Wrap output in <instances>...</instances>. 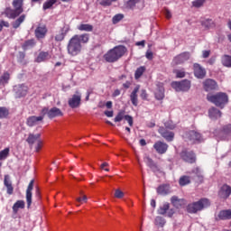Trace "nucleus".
<instances>
[{"label": "nucleus", "instance_id": "39", "mask_svg": "<svg viewBox=\"0 0 231 231\" xmlns=\"http://www.w3.org/2000/svg\"><path fill=\"white\" fill-rule=\"evenodd\" d=\"M10 154V148H5L0 152V160H6Z\"/></svg>", "mask_w": 231, "mask_h": 231}, {"label": "nucleus", "instance_id": "55", "mask_svg": "<svg viewBox=\"0 0 231 231\" xmlns=\"http://www.w3.org/2000/svg\"><path fill=\"white\" fill-rule=\"evenodd\" d=\"M36 143H37V144H36L35 149H36L37 152H39L40 149H42V141L41 139H38L36 141Z\"/></svg>", "mask_w": 231, "mask_h": 231}, {"label": "nucleus", "instance_id": "56", "mask_svg": "<svg viewBox=\"0 0 231 231\" xmlns=\"http://www.w3.org/2000/svg\"><path fill=\"white\" fill-rule=\"evenodd\" d=\"M65 34L63 32H60L55 36V41H64Z\"/></svg>", "mask_w": 231, "mask_h": 231}, {"label": "nucleus", "instance_id": "21", "mask_svg": "<svg viewBox=\"0 0 231 231\" xmlns=\"http://www.w3.org/2000/svg\"><path fill=\"white\" fill-rule=\"evenodd\" d=\"M51 59V54L48 51H42L35 59V62H46V60H50Z\"/></svg>", "mask_w": 231, "mask_h": 231}, {"label": "nucleus", "instance_id": "37", "mask_svg": "<svg viewBox=\"0 0 231 231\" xmlns=\"http://www.w3.org/2000/svg\"><path fill=\"white\" fill-rule=\"evenodd\" d=\"M179 183L181 187H185V185H189V183H190V178L188 176H182L180 177Z\"/></svg>", "mask_w": 231, "mask_h": 231}, {"label": "nucleus", "instance_id": "62", "mask_svg": "<svg viewBox=\"0 0 231 231\" xmlns=\"http://www.w3.org/2000/svg\"><path fill=\"white\" fill-rule=\"evenodd\" d=\"M195 171H196L195 172H196L199 180H202L203 176L201 175V171L199 168H197Z\"/></svg>", "mask_w": 231, "mask_h": 231}, {"label": "nucleus", "instance_id": "12", "mask_svg": "<svg viewBox=\"0 0 231 231\" xmlns=\"http://www.w3.org/2000/svg\"><path fill=\"white\" fill-rule=\"evenodd\" d=\"M43 120L44 115L40 116H32L27 118V125H29V127H33L35 125H39Z\"/></svg>", "mask_w": 231, "mask_h": 231}, {"label": "nucleus", "instance_id": "2", "mask_svg": "<svg viewBox=\"0 0 231 231\" xmlns=\"http://www.w3.org/2000/svg\"><path fill=\"white\" fill-rule=\"evenodd\" d=\"M23 1L24 0H14L13 6L14 9L10 7L5 8L2 13V15H5L8 19H15L16 17H19L23 12H24V9H23Z\"/></svg>", "mask_w": 231, "mask_h": 231}, {"label": "nucleus", "instance_id": "25", "mask_svg": "<svg viewBox=\"0 0 231 231\" xmlns=\"http://www.w3.org/2000/svg\"><path fill=\"white\" fill-rule=\"evenodd\" d=\"M157 193L161 196H167V194L171 193V186L167 184L159 186L157 188Z\"/></svg>", "mask_w": 231, "mask_h": 231}, {"label": "nucleus", "instance_id": "34", "mask_svg": "<svg viewBox=\"0 0 231 231\" xmlns=\"http://www.w3.org/2000/svg\"><path fill=\"white\" fill-rule=\"evenodd\" d=\"M24 205L23 200H17L13 206L14 212H18L19 208H24Z\"/></svg>", "mask_w": 231, "mask_h": 231}, {"label": "nucleus", "instance_id": "44", "mask_svg": "<svg viewBox=\"0 0 231 231\" xmlns=\"http://www.w3.org/2000/svg\"><path fill=\"white\" fill-rule=\"evenodd\" d=\"M76 201L78 203H80L81 205L83 203H88V197L86 195H84V194H80L79 197L76 198Z\"/></svg>", "mask_w": 231, "mask_h": 231}, {"label": "nucleus", "instance_id": "22", "mask_svg": "<svg viewBox=\"0 0 231 231\" xmlns=\"http://www.w3.org/2000/svg\"><path fill=\"white\" fill-rule=\"evenodd\" d=\"M140 91V86H136L130 95V100L133 106H138V92Z\"/></svg>", "mask_w": 231, "mask_h": 231}, {"label": "nucleus", "instance_id": "15", "mask_svg": "<svg viewBox=\"0 0 231 231\" xmlns=\"http://www.w3.org/2000/svg\"><path fill=\"white\" fill-rule=\"evenodd\" d=\"M189 59H190V53L182 52L173 59V64H183V62H187Z\"/></svg>", "mask_w": 231, "mask_h": 231}, {"label": "nucleus", "instance_id": "31", "mask_svg": "<svg viewBox=\"0 0 231 231\" xmlns=\"http://www.w3.org/2000/svg\"><path fill=\"white\" fill-rule=\"evenodd\" d=\"M79 32H93V25L89 23H81L78 26Z\"/></svg>", "mask_w": 231, "mask_h": 231}, {"label": "nucleus", "instance_id": "63", "mask_svg": "<svg viewBox=\"0 0 231 231\" xmlns=\"http://www.w3.org/2000/svg\"><path fill=\"white\" fill-rule=\"evenodd\" d=\"M166 214H167L168 217H172V216H174V209L168 210V212Z\"/></svg>", "mask_w": 231, "mask_h": 231}, {"label": "nucleus", "instance_id": "35", "mask_svg": "<svg viewBox=\"0 0 231 231\" xmlns=\"http://www.w3.org/2000/svg\"><path fill=\"white\" fill-rule=\"evenodd\" d=\"M169 208H170L169 203H164L158 209V214H160L161 216H165V214H167V210H169Z\"/></svg>", "mask_w": 231, "mask_h": 231}, {"label": "nucleus", "instance_id": "57", "mask_svg": "<svg viewBox=\"0 0 231 231\" xmlns=\"http://www.w3.org/2000/svg\"><path fill=\"white\" fill-rule=\"evenodd\" d=\"M141 98L143 99V100H147V97H148V95H147V91L145 90V89H143L142 91H141Z\"/></svg>", "mask_w": 231, "mask_h": 231}, {"label": "nucleus", "instance_id": "59", "mask_svg": "<svg viewBox=\"0 0 231 231\" xmlns=\"http://www.w3.org/2000/svg\"><path fill=\"white\" fill-rule=\"evenodd\" d=\"M125 118L128 122L130 127H133V117H131L130 116H125Z\"/></svg>", "mask_w": 231, "mask_h": 231}, {"label": "nucleus", "instance_id": "28", "mask_svg": "<svg viewBox=\"0 0 231 231\" xmlns=\"http://www.w3.org/2000/svg\"><path fill=\"white\" fill-rule=\"evenodd\" d=\"M41 139V134H29L26 142L29 143V145H33L35 142Z\"/></svg>", "mask_w": 231, "mask_h": 231}, {"label": "nucleus", "instance_id": "16", "mask_svg": "<svg viewBox=\"0 0 231 231\" xmlns=\"http://www.w3.org/2000/svg\"><path fill=\"white\" fill-rule=\"evenodd\" d=\"M33 183H34V180H32L26 189L27 208H30L32 207V190H33Z\"/></svg>", "mask_w": 231, "mask_h": 231}, {"label": "nucleus", "instance_id": "60", "mask_svg": "<svg viewBox=\"0 0 231 231\" xmlns=\"http://www.w3.org/2000/svg\"><path fill=\"white\" fill-rule=\"evenodd\" d=\"M202 57L203 59H208L210 57V51H203Z\"/></svg>", "mask_w": 231, "mask_h": 231}, {"label": "nucleus", "instance_id": "48", "mask_svg": "<svg viewBox=\"0 0 231 231\" xmlns=\"http://www.w3.org/2000/svg\"><path fill=\"white\" fill-rule=\"evenodd\" d=\"M155 225H159V226H163L165 225V219L162 217H156Z\"/></svg>", "mask_w": 231, "mask_h": 231}, {"label": "nucleus", "instance_id": "47", "mask_svg": "<svg viewBox=\"0 0 231 231\" xmlns=\"http://www.w3.org/2000/svg\"><path fill=\"white\" fill-rule=\"evenodd\" d=\"M124 196H125L124 191H122L120 189H116L115 198H116L117 199H122V198H124Z\"/></svg>", "mask_w": 231, "mask_h": 231}, {"label": "nucleus", "instance_id": "54", "mask_svg": "<svg viewBox=\"0 0 231 231\" xmlns=\"http://www.w3.org/2000/svg\"><path fill=\"white\" fill-rule=\"evenodd\" d=\"M124 120V112H119L115 118V122H122Z\"/></svg>", "mask_w": 231, "mask_h": 231}, {"label": "nucleus", "instance_id": "33", "mask_svg": "<svg viewBox=\"0 0 231 231\" xmlns=\"http://www.w3.org/2000/svg\"><path fill=\"white\" fill-rule=\"evenodd\" d=\"M222 64L226 68H231V56L229 55H224L222 56Z\"/></svg>", "mask_w": 231, "mask_h": 231}, {"label": "nucleus", "instance_id": "30", "mask_svg": "<svg viewBox=\"0 0 231 231\" xmlns=\"http://www.w3.org/2000/svg\"><path fill=\"white\" fill-rule=\"evenodd\" d=\"M26 19V14L20 15L14 23H13V28L17 29L23 23H24V20Z\"/></svg>", "mask_w": 231, "mask_h": 231}, {"label": "nucleus", "instance_id": "53", "mask_svg": "<svg viewBox=\"0 0 231 231\" xmlns=\"http://www.w3.org/2000/svg\"><path fill=\"white\" fill-rule=\"evenodd\" d=\"M166 129H175L176 128V125L172 124V121H168L164 124Z\"/></svg>", "mask_w": 231, "mask_h": 231}, {"label": "nucleus", "instance_id": "29", "mask_svg": "<svg viewBox=\"0 0 231 231\" xmlns=\"http://www.w3.org/2000/svg\"><path fill=\"white\" fill-rule=\"evenodd\" d=\"M209 118L211 119H217V118H221V111H219L217 108H210L209 111Z\"/></svg>", "mask_w": 231, "mask_h": 231}, {"label": "nucleus", "instance_id": "50", "mask_svg": "<svg viewBox=\"0 0 231 231\" xmlns=\"http://www.w3.org/2000/svg\"><path fill=\"white\" fill-rule=\"evenodd\" d=\"M174 73H175L177 79H183V77H185V71L184 70L177 69V70H174Z\"/></svg>", "mask_w": 231, "mask_h": 231}, {"label": "nucleus", "instance_id": "40", "mask_svg": "<svg viewBox=\"0 0 231 231\" xmlns=\"http://www.w3.org/2000/svg\"><path fill=\"white\" fill-rule=\"evenodd\" d=\"M55 3H57V0H47L43 4V10H50V8H51Z\"/></svg>", "mask_w": 231, "mask_h": 231}, {"label": "nucleus", "instance_id": "4", "mask_svg": "<svg viewBox=\"0 0 231 231\" xmlns=\"http://www.w3.org/2000/svg\"><path fill=\"white\" fill-rule=\"evenodd\" d=\"M207 99L208 102L215 104L217 107H223L228 102V96L226 93L219 92L217 94H208Z\"/></svg>", "mask_w": 231, "mask_h": 231}, {"label": "nucleus", "instance_id": "14", "mask_svg": "<svg viewBox=\"0 0 231 231\" xmlns=\"http://www.w3.org/2000/svg\"><path fill=\"white\" fill-rule=\"evenodd\" d=\"M153 149H155L159 154H165L167 149H169V145L162 141H158L153 144Z\"/></svg>", "mask_w": 231, "mask_h": 231}, {"label": "nucleus", "instance_id": "36", "mask_svg": "<svg viewBox=\"0 0 231 231\" xmlns=\"http://www.w3.org/2000/svg\"><path fill=\"white\" fill-rule=\"evenodd\" d=\"M202 26H204L206 30H210V28H214L216 25L214 24V21L208 19L202 22Z\"/></svg>", "mask_w": 231, "mask_h": 231}, {"label": "nucleus", "instance_id": "32", "mask_svg": "<svg viewBox=\"0 0 231 231\" xmlns=\"http://www.w3.org/2000/svg\"><path fill=\"white\" fill-rule=\"evenodd\" d=\"M218 217L219 219H231V209L220 211Z\"/></svg>", "mask_w": 231, "mask_h": 231}, {"label": "nucleus", "instance_id": "52", "mask_svg": "<svg viewBox=\"0 0 231 231\" xmlns=\"http://www.w3.org/2000/svg\"><path fill=\"white\" fill-rule=\"evenodd\" d=\"M204 4L205 0H195L193 2V6H195V8H199V6H203Z\"/></svg>", "mask_w": 231, "mask_h": 231}, {"label": "nucleus", "instance_id": "1", "mask_svg": "<svg viewBox=\"0 0 231 231\" xmlns=\"http://www.w3.org/2000/svg\"><path fill=\"white\" fill-rule=\"evenodd\" d=\"M89 41L88 34H76L67 45V51L70 57H77L82 51V44H86Z\"/></svg>", "mask_w": 231, "mask_h": 231}, {"label": "nucleus", "instance_id": "41", "mask_svg": "<svg viewBox=\"0 0 231 231\" xmlns=\"http://www.w3.org/2000/svg\"><path fill=\"white\" fill-rule=\"evenodd\" d=\"M138 3H140V0H129L126 3V8L133 10V8H134V6H136V5H138Z\"/></svg>", "mask_w": 231, "mask_h": 231}, {"label": "nucleus", "instance_id": "11", "mask_svg": "<svg viewBox=\"0 0 231 231\" xmlns=\"http://www.w3.org/2000/svg\"><path fill=\"white\" fill-rule=\"evenodd\" d=\"M46 33H48V28L44 24H39L34 31V35L38 40L44 39Z\"/></svg>", "mask_w": 231, "mask_h": 231}, {"label": "nucleus", "instance_id": "9", "mask_svg": "<svg viewBox=\"0 0 231 231\" xmlns=\"http://www.w3.org/2000/svg\"><path fill=\"white\" fill-rule=\"evenodd\" d=\"M42 115H47L49 118H57V116H63L64 113H62V110L60 108L52 107L51 109L43 108L42 110Z\"/></svg>", "mask_w": 231, "mask_h": 231}, {"label": "nucleus", "instance_id": "49", "mask_svg": "<svg viewBox=\"0 0 231 231\" xmlns=\"http://www.w3.org/2000/svg\"><path fill=\"white\" fill-rule=\"evenodd\" d=\"M10 27V23L1 20L0 21V32H3V28H9Z\"/></svg>", "mask_w": 231, "mask_h": 231}, {"label": "nucleus", "instance_id": "18", "mask_svg": "<svg viewBox=\"0 0 231 231\" xmlns=\"http://www.w3.org/2000/svg\"><path fill=\"white\" fill-rule=\"evenodd\" d=\"M14 91L16 93V97L21 98V97H24L26 93H28V87L24 85H17L14 87Z\"/></svg>", "mask_w": 231, "mask_h": 231}, {"label": "nucleus", "instance_id": "64", "mask_svg": "<svg viewBox=\"0 0 231 231\" xmlns=\"http://www.w3.org/2000/svg\"><path fill=\"white\" fill-rule=\"evenodd\" d=\"M106 116H107L108 118L113 117V111H106L105 112Z\"/></svg>", "mask_w": 231, "mask_h": 231}, {"label": "nucleus", "instance_id": "46", "mask_svg": "<svg viewBox=\"0 0 231 231\" xmlns=\"http://www.w3.org/2000/svg\"><path fill=\"white\" fill-rule=\"evenodd\" d=\"M8 115H9V112L6 107H0V118H6Z\"/></svg>", "mask_w": 231, "mask_h": 231}, {"label": "nucleus", "instance_id": "42", "mask_svg": "<svg viewBox=\"0 0 231 231\" xmlns=\"http://www.w3.org/2000/svg\"><path fill=\"white\" fill-rule=\"evenodd\" d=\"M124 19V14H117L112 18V23L113 24H117V23H120Z\"/></svg>", "mask_w": 231, "mask_h": 231}, {"label": "nucleus", "instance_id": "51", "mask_svg": "<svg viewBox=\"0 0 231 231\" xmlns=\"http://www.w3.org/2000/svg\"><path fill=\"white\" fill-rule=\"evenodd\" d=\"M115 1H116V0H103V1L100 2V5L102 6H111V5L113 3H115Z\"/></svg>", "mask_w": 231, "mask_h": 231}, {"label": "nucleus", "instance_id": "3", "mask_svg": "<svg viewBox=\"0 0 231 231\" xmlns=\"http://www.w3.org/2000/svg\"><path fill=\"white\" fill-rule=\"evenodd\" d=\"M126 51V49L122 46H116L114 49L108 51L105 55L104 59L106 62H116Z\"/></svg>", "mask_w": 231, "mask_h": 231}, {"label": "nucleus", "instance_id": "38", "mask_svg": "<svg viewBox=\"0 0 231 231\" xmlns=\"http://www.w3.org/2000/svg\"><path fill=\"white\" fill-rule=\"evenodd\" d=\"M144 72H145V67H139L135 70V74H134L136 80H138V79H140V77H142Z\"/></svg>", "mask_w": 231, "mask_h": 231}, {"label": "nucleus", "instance_id": "17", "mask_svg": "<svg viewBox=\"0 0 231 231\" xmlns=\"http://www.w3.org/2000/svg\"><path fill=\"white\" fill-rule=\"evenodd\" d=\"M203 88L205 91H214V89H217V83L214 79H206L203 82Z\"/></svg>", "mask_w": 231, "mask_h": 231}, {"label": "nucleus", "instance_id": "45", "mask_svg": "<svg viewBox=\"0 0 231 231\" xmlns=\"http://www.w3.org/2000/svg\"><path fill=\"white\" fill-rule=\"evenodd\" d=\"M144 162L146 163V165H148V167H150V169H154V167H156L154 162H152V159L149 157L144 158Z\"/></svg>", "mask_w": 231, "mask_h": 231}, {"label": "nucleus", "instance_id": "19", "mask_svg": "<svg viewBox=\"0 0 231 231\" xmlns=\"http://www.w3.org/2000/svg\"><path fill=\"white\" fill-rule=\"evenodd\" d=\"M159 133L167 142H172L174 140V133L169 132L164 127L159 128Z\"/></svg>", "mask_w": 231, "mask_h": 231}, {"label": "nucleus", "instance_id": "10", "mask_svg": "<svg viewBox=\"0 0 231 231\" xmlns=\"http://www.w3.org/2000/svg\"><path fill=\"white\" fill-rule=\"evenodd\" d=\"M180 158L188 163H194L196 162V154L194 152L184 150L180 153Z\"/></svg>", "mask_w": 231, "mask_h": 231}, {"label": "nucleus", "instance_id": "43", "mask_svg": "<svg viewBox=\"0 0 231 231\" xmlns=\"http://www.w3.org/2000/svg\"><path fill=\"white\" fill-rule=\"evenodd\" d=\"M33 46H35V40H29L24 42V44L23 45V50H28V48H32Z\"/></svg>", "mask_w": 231, "mask_h": 231}, {"label": "nucleus", "instance_id": "20", "mask_svg": "<svg viewBox=\"0 0 231 231\" xmlns=\"http://www.w3.org/2000/svg\"><path fill=\"white\" fill-rule=\"evenodd\" d=\"M171 205L175 207V208H183L187 204V201L183 199H179L176 196L171 197Z\"/></svg>", "mask_w": 231, "mask_h": 231}, {"label": "nucleus", "instance_id": "5", "mask_svg": "<svg viewBox=\"0 0 231 231\" xmlns=\"http://www.w3.org/2000/svg\"><path fill=\"white\" fill-rule=\"evenodd\" d=\"M207 207H210V200L208 199H202L198 202L189 204L187 211L189 212V214H196V212L203 210V208H207Z\"/></svg>", "mask_w": 231, "mask_h": 231}, {"label": "nucleus", "instance_id": "23", "mask_svg": "<svg viewBox=\"0 0 231 231\" xmlns=\"http://www.w3.org/2000/svg\"><path fill=\"white\" fill-rule=\"evenodd\" d=\"M218 194H219L220 198H223L224 199H226L231 194V187L228 185H223L221 187Z\"/></svg>", "mask_w": 231, "mask_h": 231}, {"label": "nucleus", "instance_id": "58", "mask_svg": "<svg viewBox=\"0 0 231 231\" xmlns=\"http://www.w3.org/2000/svg\"><path fill=\"white\" fill-rule=\"evenodd\" d=\"M224 134H230V133H231V125H228L227 126H226L225 128H224Z\"/></svg>", "mask_w": 231, "mask_h": 231}, {"label": "nucleus", "instance_id": "61", "mask_svg": "<svg viewBox=\"0 0 231 231\" xmlns=\"http://www.w3.org/2000/svg\"><path fill=\"white\" fill-rule=\"evenodd\" d=\"M145 56H146V59H148V60H152V51H147Z\"/></svg>", "mask_w": 231, "mask_h": 231}, {"label": "nucleus", "instance_id": "13", "mask_svg": "<svg viewBox=\"0 0 231 231\" xmlns=\"http://www.w3.org/2000/svg\"><path fill=\"white\" fill-rule=\"evenodd\" d=\"M193 71L197 79H205V75H207V71L198 63L193 65Z\"/></svg>", "mask_w": 231, "mask_h": 231}, {"label": "nucleus", "instance_id": "7", "mask_svg": "<svg viewBox=\"0 0 231 231\" xmlns=\"http://www.w3.org/2000/svg\"><path fill=\"white\" fill-rule=\"evenodd\" d=\"M171 88H173L175 91H189L190 89V81H189V79H184L180 82L173 81Z\"/></svg>", "mask_w": 231, "mask_h": 231}, {"label": "nucleus", "instance_id": "24", "mask_svg": "<svg viewBox=\"0 0 231 231\" xmlns=\"http://www.w3.org/2000/svg\"><path fill=\"white\" fill-rule=\"evenodd\" d=\"M158 89L155 91V98L157 100H163L165 98V89L163 88V84L158 85Z\"/></svg>", "mask_w": 231, "mask_h": 231}, {"label": "nucleus", "instance_id": "27", "mask_svg": "<svg viewBox=\"0 0 231 231\" xmlns=\"http://www.w3.org/2000/svg\"><path fill=\"white\" fill-rule=\"evenodd\" d=\"M10 82V74L8 71L4 72L0 76V88H5Z\"/></svg>", "mask_w": 231, "mask_h": 231}, {"label": "nucleus", "instance_id": "8", "mask_svg": "<svg viewBox=\"0 0 231 231\" xmlns=\"http://www.w3.org/2000/svg\"><path fill=\"white\" fill-rule=\"evenodd\" d=\"M82 102V94L79 91H76L74 95L70 98H69V106L71 109H77V107H80V104Z\"/></svg>", "mask_w": 231, "mask_h": 231}, {"label": "nucleus", "instance_id": "6", "mask_svg": "<svg viewBox=\"0 0 231 231\" xmlns=\"http://www.w3.org/2000/svg\"><path fill=\"white\" fill-rule=\"evenodd\" d=\"M184 140H189L191 143H198L203 141L201 134L196 131L186 132L183 135Z\"/></svg>", "mask_w": 231, "mask_h": 231}, {"label": "nucleus", "instance_id": "26", "mask_svg": "<svg viewBox=\"0 0 231 231\" xmlns=\"http://www.w3.org/2000/svg\"><path fill=\"white\" fill-rule=\"evenodd\" d=\"M4 185L7 189V194H14V186H12V181L10 180V176L5 175L4 180Z\"/></svg>", "mask_w": 231, "mask_h": 231}]
</instances>
